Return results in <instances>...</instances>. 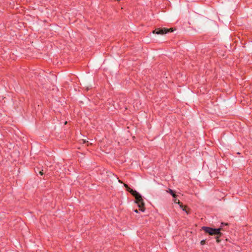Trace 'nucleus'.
<instances>
[{
	"mask_svg": "<svg viewBox=\"0 0 252 252\" xmlns=\"http://www.w3.org/2000/svg\"><path fill=\"white\" fill-rule=\"evenodd\" d=\"M132 191L133 192L132 195L135 198L134 202L137 204V206L139 208V211L144 212L145 211V203L142 196L136 190Z\"/></svg>",
	"mask_w": 252,
	"mask_h": 252,
	"instance_id": "nucleus-1",
	"label": "nucleus"
},
{
	"mask_svg": "<svg viewBox=\"0 0 252 252\" xmlns=\"http://www.w3.org/2000/svg\"><path fill=\"white\" fill-rule=\"evenodd\" d=\"M202 230H204L206 233L209 234L210 235H220L221 236L222 233L220 232L221 228H213L210 227L202 226Z\"/></svg>",
	"mask_w": 252,
	"mask_h": 252,
	"instance_id": "nucleus-2",
	"label": "nucleus"
},
{
	"mask_svg": "<svg viewBox=\"0 0 252 252\" xmlns=\"http://www.w3.org/2000/svg\"><path fill=\"white\" fill-rule=\"evenodd\" d=\"M167 28H158L153 31V32L157 34H164L167 33Z\"/></svg>",
	"mask_w": 252,
	"mask_h": 252,
	"instance_id": "nucleus-3",
	"label": "nucleus"
},
{
	"mask_svg": "<svg viewBox=\"0 0 252 252\" xmlns=\"http://www.w3.org/2000/svg\"><path fill=\"white\" fill-rule=\"evenodd\" d=\"M124 187L126 188V189L127 191L130 192L131 194L133 193V192L132 191H134L135 190H133L130 188L126 184H124Z\"/></svg>",
	"mask_w": 252,
	"mask_h": 252,
	"instance_id": "nucleus-4",
	"label": "nucleus"
},
{
	"mask_svg": "<svg viewBox=\"0 0 252 252\" xmlns=\"http://www.w3.org/2000/svg\"><path fill=\"white\" fill-rule=\"evenodd\" d=\"M167 192L170 193L174 198L176 197L177 195L175 193L172 189H169L168 190H167Z\"/></svg>",
	"mask_w": 252,
	"mask_h": 252,
	"instance_id": "nucleus-5",
	"label": "nucleus"
},
{
	"mask_svg": "<svg viewBox=\"0 0 252 252\" xmlns=\"http://www.w3.org/2000/svg\"><path fill=\"white\" fill-rule=\"evenodd\" d=\"M174 202L175 203H176V204H180V200H179V199H178L176 198V197H175V198H174Z\"/></svg>",
	"mask_w": 252,
	"mask_h": 252,
	"instance_id": "nucleus-6",
	"label": "nucleus"
},
{
	"mask_svg": "<svg viewBox=\"0 0 252 252\" xmlns=\"http://www.w3.org/2000/svg\"><path fill=\"white\" fill-rule=\"evenodd\" d=\"M187 207V206H185L184 207V208H183V209H182V210H183V211H184L186 212V213L187 214H189L190 212H189V211L187 210V209H186Z\"/></svg>",
	"mask_w": 252,
	"mask_h": 252,
	"instance_id": "nucleus-7",
	"label": "nucleus"
},
{
	"mask_svg": "<svg viewBox=\"0 0 252 252\" xmlns=\"http://www.w3.org/2000/svg\"><path fill=\"white\" fill-rule=\"evenodd\" d=\"M221 236H220L219 235H217V236L216 237V241L218 243H220V237Z\"/></svg>",
	"mask_w": 252,
	"mask_h": 252,
	"instance_id": "nucleus-8",
	"label": "nucleus"
},
{
	"mask_svg": "<svg viewBox=\"0 0 252 252\" xmlns=\"http://www.w3.org/2000/svg\"><path fill=\"white\" fill-rule=\"evenodd\" d=\"M173 31H174V29L173 28H169V29H168L167 33H168V32H172Z\"/></svg>",
	"mask_w": 252,
	"mask_h": 252,
	"instance_id": "nucleus-9",
	"label": "nucleus"
},
{
	"mask_svg": "<svg viewBox=\"0 0 252 252\" xmlns=\"http://www.w3.org/2000/svg\"><path fill=\"white\" fill-rule=\"evenodd\" d=\"M206 241L205 240H202L200 242V244L201 245H204L205 244Z\"/></svg>",
	"mask_w": 252,
	"mask_h": 252,
	"instance_id": "nucleus-10",
	"label": "nucleus"
},
{
	"mask_svg": "<svg viewBox=\"0 0 252 252\" xmlns=\"http://www.w3.org/2000/svg\"><path fill=\"white\" fill-rule=\"evenodd\" d=\"M180 205V208H181L182 209L184 208L185 206H183V203L180 202V204H179Z\"/></svg>",
	"mask_w": 252,
	"mask_h": 252,
	"instance_id": "nucleus-11",
	"label": "nucleus"
},
{
	"mask_svg": "<svg viewBox=\"0 0 252 252\" xmlns=\"http://www.w3.org/2000/svg\"><path fill=\"white\" fill-rule=\"evenodd\" d=\"M43 170H41V171H40L39 173L41 175H43L44 174L43 173Z\"/></svg>",
	"mask_w": 252,
	"mask_h": 252,
	"instance_id": "nucleus-12",
	"label": "nucleus"
},
{
	"mask_svg": "<svg viewBox=\"0 0 252 252\" xmlns=\"http://www.w3.org/2000/svg\"><path fill=\"white\" fill-rule=\"evenodd\" d=\"M134 212L135 213H137L138 212V210H136H136H134Z\"/></svg>",
	"mask_w": 252,
	"mask_h": 252,
	"instance_id": "nucleus-13",
	"label": "nucleus"
},
{
	"mask_svg": "<svg viewBox=\"0 0 252 252\" xmlns=\"http://www.w3.org/2000/svg\"><path fill=\"white\" fill-rule=\"evenodd\" d=\"M118 182L119 183H123V182L121 180H119V179H118Z\"/></svg>",
	"mask_w": 252,
	"mask_h": 252,
	"instance_id": "nucleus-14",
	"label": "nucleus"
},
{
	"mask_svg": "<svg viewBox=\"0 0 252 252\" xmlns=\"http://www.w3.org/2000/svg\"><path fill=\"white\" fill-rule=\"evenodd\" d=\"M82 141L83 143H85L86 142L85 140L83 139Z\"/></svg>",
	"mask_w": 252,
	"mask_h": 252,
	"instance_id": "nucleus-15",
	"label": "nucleus"
},
{
	"mask_svg": "<svg viewBox=\"0 0 252 252\" xmlns=\"http://www.w3.org/2000/svg\"><path fill=\"white\" fill-rule=\"evenodd\" d=\"M67 123V121H65V122H64V125H66Z\"/></svg>",
	"mask_w": 252,
	"mask_h": 252,
	"instance_id": "nucleus-16",
	"label": "nucleus"
}]
</instances>
